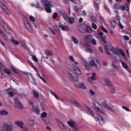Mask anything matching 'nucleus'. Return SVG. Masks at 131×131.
Segmentation results:
<instances>
[{"label":"nucleus","instance_id":"nucleus-1","mask_svg":"<svg viewBox=\"0 0 131 131\" xmlns=\"http://www.w3.org/2000/svg\"><path fill=\"white\" fill-rule=\"evenodd\" d=\"M104 51L107 54V55H108L110 56H111V53H110V52L109 51H111L113 54H115V56H114V58H116V57H120V55H119V53L122 57L124 58L125 57V54H124V52H123V51L121 49H116L114 47H112L111 45H108L107 43L104 44Z\"/></svg>","mask_w":131,"mask_h":131},{"label":"nucleus","instance_id":"nucleus-2","mask_svg":"<svg viewBox=\"0 0 131 131\" xmlns=\"http://www.w3.org/2000/svg\"><path fill=\"white\" fill-rule=\"evenodd\" d=\"M66 71L69 75L70 80L75 82H77V81L79 80L77 75H76L73 71H71L70 69L67 68Z\"/></svg>","mask_w":131,"mask_h":131},{"label":"nucleus","instance_id":"nucleus-3","mask_svg":"<svg viewBox=\"0 0 131 131\" xmlns=\"http://www.w3.org/2000/svg\"><path fill=\"white\" fill-rule=\"evenodd\" d=\"M90 59L91 60L89 65L91 67H94L95 66L97 69H101V65L100 64L99 61H98V59L95 57H91L90 58Z\"/></svg>","mask_w":131,"mask_h":131},{"label":"nucleus","instance_id":"nucleus-4","mask_svg":"<svg viewBox=\"0 0 131 131\" xmlns=\"http://www.w3.org/2000/svg\"><path fill=\"white\" fill-rule=\"evenodd\" d=\"M13 129V125L12 124H9L5 122L4 123V127L2 129V131H11Z\"/></svg>","mask_w":131,"mask_h":131},{"label":"nucleus","instance_id":"nucleus-5","mask_svg":"<svg viewBox=\"0 0 131 131\" xmlns=\"http://www.w3.org/2000/svg\"><path fill=\"white\" fill-rule=\"evenodd\" d=\"M102 106H103V107H104V108H105V109L110 110V111H112V112H113L114 113L116 114V113L117 112V110H113V108H114V105H111V106H109L105 102H102Z\"/></svg>","mask_w":131,"mask_h":131},{"label":"nucleus","instance_id":"nucleus-6","mask_svg":"<svg viewBox=\"0 0 131 131\" xmlns=\"http://www.w3.org/2000/svg\"><path fill=\"white\" fill-rule=\"evenodd\" d=\"M93 105L95 107V109H96V111H97V112L105 115V111H104V110H103V107H101V108H100V107L97 106V105L98 106H101V104H100V103H99L98 102H96V103H94L93 104Z\"/></svg>","mask_w":131,"mask_h":131},{"label":"nucleus","instance_id":"nucleus-7","mask_svg":"<svg viewBox=\"0 0 131 131\" xmlns=\"http://www.w3.org/2000/svg\"><path fill=\"white\" fill-rule=\"evenodd\" d=\"M0 7L2 10L4 11V12H5L7 15H10L11 14V12H10V10H9L8 8H7V6H6V5H5V4L1 2H0Z\"/></svg>","mask_w":131,"mask_h":131},{"label":"nucleus","instance_id":"nucleus-8","mask_svg":"<svg viewBox=\"0 0 131 131\" xmlns=\"http://www.w3.org/2000/svg\"><path fill=\"white\" fill-rule=\"evenodd\" d=\"M14 103L17 105V107L18 109H24L23 105H22V103L20 102V100L18 98L16 97L14 99Z\"/></svg>","mask_w":131,"mask_h":131},{"label":"nucleus","instance_id":"nucleus-9","mask_svg":"<svg viewBox=\"0 0 131 131\" xmlns=\"http://www.w3.org/2000/svg\"><path fill=\"white\" fill-rule=\"evenodd\" d=\"M96 118L100 125H105V120L100 115H97Z\"/></svg>","mask_w":131,"mask_h":131},{"label":"nucleus","instance_id":"nucleus-10","mask_svg":"<svg viewBox=\"0 0 131 131\" xmlns=\"http://www.w3.org/2000/svg\"><path fill=\"white\" fill-rule=\"evenodd\" d=\"M3 24V28H4V30L7 32V33H11V29L8 26V25L5 23V21H2Z\"/></svg>","mask_w":131,"mask_h":131},{"label":"nucleus","instance_id":"nucleus-11","mask_svg":"<svg viewBox=\"0 0 131 131\" xmlns=\"http://www.w3.org/2000/svg\"><path fill=\"white\" fill-rule=\"evenodd\" d=\"M102 85H107V86H111L110 81L108 79H105L101 81Z\"/></svg>","mask_w":131,"mask_h":131},{"label":"nucleus","instance_id":"nucleus-12","mask_svg":"<svg viewBox=\"0 0 131 131\" xmlns=\"http://www.w3.org/2000/svg\"><path fill=\"white\" fill-rule=\"evenodd\" d=\"M15 124L16 125H17V126H19L20 128H21L23 130V128H24V123L22 121H15Z\"/></svg>","mask_w":131,"mask_h":131},{"label":"nucleus","instance_id":"nucleus-13","mask_svg":"<svg viewBox=\"0 0 131 131\" xmlns=\"http://www.w3.org/2000/svg\"><path fill=\"white\" fill-rule=\"evenodd\" d=\"M41 2L44 5L45 7H53V5L47 0H41Z\"/></svg>","mask_w":131,"mask_h":131},{"label":"nucleus","instance_id":"nucleus-14","mask_svg":"<svg viewBox=\"0 0 131 131\" xmlns=\"http://www.w3.org/2000/svg\"><path fill=\"white\" fill-rule=\"evenodd\" d=\"M73 70L78 74V75H81V71H80V69H79V67H77L76 66H74L73 67Z\"/></svg>","mask_w":131,"mask_h":131},{"label":"nucleus","instance_id":"nucleus-15","mask_svg":"<svg viewBox=\"0 0 131 131\" xmlns=\"http://www.w3.org/2000/svg\"><path fill=\"white\" fill-rule=\"evenodd\" d=\"M93 37V35H86L84 37V40H85V41H86L87 42H90Z\"/></svg>","mask_w":131,"mask_h":131},{"label":"nucleus","instance_id":"nucleus-16","mask_svg":"<svg viewBox=\"0 0 131 131\" xmlns=\"http://www.w3.org/2000/svg\"><path fill=\"white\" fill-rule=\"evenodd\" d=\"M68 124L72 128L75 127L76 125V123L74 122L72 120H70L67 122Z\"/></svg>","mask_w":131,"mask_h":131},{"label":"nucleus","instance_id":"nucleus-17","mask_svg":"<svg viewBox=\"0 0 131 131\" xmlns=\"http://www.w3.org/2000/svg\"><path fill=\"white\" fill-rule=\"evenodd\" d=\"M31 111L35 112L36 114H39V108L37 106H33L31 108Z\"/></svg>","mask_w":131,"mask_h":131},{"label":"nucleus","instance_id":"nucleus-18","mask_svg":"<svg viewBox=\"0 0 131 131\" xmlns=\"http://www.w3.org/2000/svg\"><path fill=\"white\" fill-rule=\"evenodd\" d=\"M65 20L66 22H67V23H69L70 24H73V23H74V17H72L68 18V17L66 18Z\"/></svg>","mask_w":131,"mask_h":131},{"label":"nucleus","instance_id":"nucleus-19","mask_svg":"<svg viewBox=\"0 0 131 131\" xmlns=\"http://www.w3.org/2000/svg\"><path fill=\"white\" fill-rule=\"evenodd\" d=\"M59 27H60L62 30H65L66 31H69L70 28L67 26H63L61 24H59Z\"/></svg>","mask_w":131,"mask_h":131},{"label":"nucleus","instance_id":"nucleus-20","mask_svg":"<svg viewBox=\"0 0 131 131\" xmlns=\"http://www.w3.org/2000/svg\"><path fill=\"white\" fill-rule=\"evenodd\" d=\"M23 73L24 74H25V75H26L27 76V77H31V78H32L33 81L32 82V83H33L35 85V81H34V79H33V77L32 76V75H31V74H30L29 73H27L26 72H23Z\"/></svg>","mask_w":131,"mask_h":131},{"label":"nucleus","instance_id":"nucleus-21","mask_svg":"<svg viewBox=\"0 0 131 131\" xmlns=\"http://www.w3.org/2000/svg\"><path fill=\"white\" fill-rule=\"evenodd\" d=\"M96 73H93L92 76L90 78H88V80L89 82H92V81L96 80Z\"/></svg>","mask_w":131,"mask_h":131},{"label":"nucleus","instance_id":"nucleus-22","mask_svg":"<svg viewBox=\"0 0 131 131\" xmlns=\"http://www.w3.org/2000/svg\"><path fill=\"white\" fill-rule=\"evenodd\" d=\"M10 40L14 46H18L19 43V41L15 40L13 37L10 38Z\"/></svg>","mask_w":131,"mask_h":131},{"label":"nucleus","instance_id":"nucleus-23","mask_svg":"<svg viewBox=\"0 0 131 131\" xmlns=\"http://www.w3.org/2000/svg\"><path fill=\"white\" fill-rule=\"evenodd\" d=\"M32 93L36 99H37V100H39V94H38V92L36 91L35 90H32Z\"/></svg>","mask_w":131,"mask_h":131},{"label":"nucleus","instance_id":"nucleus-24","mask_svg":"<svg viewBox=\"0 0 131 131\" xmlns=\"http://www.w3.org/2000/svg\"><path fill=\"white\" fill-rule=\"evenodd\" d=\"M110 86H111V88L110 89L111 94H115V93H116V89H115V87L113 86L112 85H111Z\"/></svg>","mask_w":131,"mask_h":131},{"label":"nucleus","instance_id":"nucleus-25","mask_svg":"<svg viewBox=\"0 0 131 131\" xmlns=\"http://www.w3.org/2000/svg\"><path fill=\"white\" fill-rule=\"evenodd\" d=\"M120 8L122 11H124V10L128 11V5H127V4H125L124 6L121 5Z\"/></svg>","mask_w":131,"mask_h":131},{"label":"nucleus","instance_id":"nucleus-26","mask_svg":"<svg viewBox=\"0 0 131 131\" xmlns=\"http://www.w3.org/2000/svg\"><path fill=\"white\" fill-rule=\"evenodd\" d=\"M24 25L26 28V29H27V30H28L29 31H31V27H30V25H29V23H26V24H24Z\"/></svg>","mask_w":131,"mask_h":131},{"label":"nucleus","instance_id":"nucleus-27","mask_svg":"<svg viewBox=\"0 0 131 131\" xmlns=\"http://www.w3.org/2000/svg\"><path fill=\"white\" fill-rule=\"evenodd\" d=\"M60 14L61 16L63 17V19H64V20H66V18L68 17L67 15H66V13H65V11H64V10H61Z\"/></svg>","mask_w":131,"mask_h":131},{"label":"nucleus","instance_id":"nucleus-28","mask_svg":"<svg viewBox=\"0 0 131 131\" xmlns=\"http://www.w3.org/2000/svg\"><path fill=\"white\" fill-rule=\"evenodd\" d=\"M89 17L91 19V20L93 21V22H97V19H96V17H95V16H94V14H93V13H90Z\"/></svg>","mask_w":131,"mask_h":131},{"label":"nucleus","instance_id":"nucleus-29","mask_svg":"<svg viewBox=\"0 0 131 131\" xmlns=\"http://www.w3.org/2000/svg\"><path fill=\"white\" fill-rule=\"evenodd\" d=\"M86 109H87L88 112H89V113L91 115H92V116H93V117H94V116L95 115V113H94V112L93 111V110H92L89 107H86Z\"/></svg>","mask_w":131,"mask_h":131},{"label":"nucleus","instance_id":"nucleus-30","mask_svg":"<svg viewBox=\"0 0 131 131\" xmlns=\"http://www.w3.org/2000/svg\"><path fill=\"white\" fill-rule=\"evenodd\" d=\"M21 46L26 50V51H27V52H30V50L28 48V47H27V45H26L25 42H21Z\"/></svg>","mask_w":131,"mask_h":131},{"label":"nucleus","instance_id":"nucleus-31","mask_svg":"<svg viewBox=\"0 0 131 131\" xmlns=\"http://www.w3.org/2000/svg\"><path fill=\"white\" fill-rule=\"evenodd\" d=\"M9 114V112H7L5 110H3L0 112V115H8Z\"/></svg>","mask_w":131,"mask_h":131},{"label":"nucleus","instance_id":"nucleus-32","mask_svg":"<svg viewBox=\"0 0 131 131\" xmlns=\"http://www.w3.org/2000/svg\"><path fill=\"white\" fill-rule=\"evenodd\" d=\"M110 24L111 25V27H113V28H115V27H116V21L114 20L111 21Z\"/></svg>","mask_w":131,"mask_h":131},{"label":"nucleus","instance_id":"nucleus-33","mask_svg":"<svg viewBox=\"0 0 131 131\" xmlns=\"http://www.w3.org/2000/svg\"><path fill=\"white\" fill-rule=\"evenodd\" d=\"M89 42L92 43V45H93V46H97V41L96 39H95V38H94V37L91 39V40Z\"/></svg>","mask_w":131,"mask_h":131},{"label":"nucleus","instance_id":"nucleus-34","mask_svg":"<svg viewBox=\"0 0 131 131\" xmlns=\"http://www.w3.org/2000/svg\"><path fill=\"white\" fill-rule=\"evenodd\" d=\"M92 31V28L91 27L87 26L85 27V32H88V33H91Z\"/></svg>","mask_w":131,"mask_h":131},{"label":"nucleus","instance_id":"nucleus-35","mask_svg":"<svg viewBox=\"0 0 131 131\" xmlns=\"http://www.w3.org/2000/svg\"><path fill=\"white\" fill-rule=\"evenodd\" d=\"M79 88H80V89H82V90H86V86H85L83 83L79 84Z\"/></svg>","mask_w":131,"mask_h":131},{"label":"nucleus","instance_id":"nucleus-36","mask_svg":"<svg viewBox=\"0 0 131 131\" xmlns=\"http://www.w3.org/2000/svg\"><path fill=\"white\" fill-rule=\"evenodd\" d=\"M83 64L84 66L87 69H90V64H89V63L85 60H84L83 61Z\"/></svg>","mask_w":131,"mask_h":131},{"label":"nucleus","instance_id":"nucleus-37","mask_svg":"<svg viewBox=\"0 0 131 131\" xmlns=\"http://www.w3.org/2000/svg\"><path fill=\"white\" fill-rule=\"evenodd\" d=\"M78 30H79V31H80V32H82L83 33H84L86 31L85 28H83V27L82 26L79 27Z\"/></svg>","mask_w":131,"mask_h":131},{"label":"nucleus","instance_id":"nucleus-38","mask_svg":"<svg viewBox=\"0 0 131 131\" xmlns=\"http://www.w3.org/2000/svg\"><path fill=\"white\" fill-rule=\"evenodd\" d=\"M121 63L123 68H125V69H127V68H128L127 64H126V63H125V62H124L123 61L121 60Z\"/></svg>","mask_w":131,"mask_h":131},{"label":"nucleus","instance_id":"nucleus-39","mask_svg":"<svg viewBox=\"0 0 131 131\" xmlns=\"http://www.w3.org/2000/svg\"><path fill=\"white\" fill-rule=\"evenodd\" d=\"M51 8H53V7L46 6V11L47 13H52V9H51Z\"/></svg>","mask_w":131,"mask_h":131},{"label":"nucleus","instance_id":"nucleus-40","mask_svg":"<svg viewBox=\"0 0 131 131\" xmlns=\"http://www.w3.org/2000/svg\"><path fill=\"white\" fill-rule=\"evenodd\" d=\"M72 40L75 45H77V43H78V40H77V39H76L74 36L72 37Z\"/></svg>","mask_w":131,"mask_h":131},{"label":"nucleus","instance_id":"nucleus-41","mask_svg":"<svg viewBox=\"0 0 131 131\" xmlns=\"http://www.w3.org/2000/svg\"><path fill=\"white\" fill-rule=\"evenodd\" d=\"M4 72L6 73V74H8V75H10V74H11V71H10V70L6 68H4Z\"/></svg>","mask_w":131,"mask_h":131},{"label":"nucleus","instance_id":"nucleus-42","mask_svg":"<svg viewBox=\"0 0 131 131\" xmlns=\"http://www.w3.org/2000/svg\"><path fill=\"white\" fill-rule=\"evenodd\" d=\"M58 124L61 129H65V125H64L62 122H59Z\"/></svg>","mask_w":131,"mask_h":131},{"label":"nucleus","instance_id":"nucleus-43","mask_svg":"<svg viewBox=\"0 0 131 131\" xmlns=\"http://www.w3.org/2000/svg\"><path fill=\"white\" fill-rule=\"evenodd\" d=\"M101 38L104 45H106L107 43V41H106V38H107V37L106 36H101Z\"/></svg>","mask_w":131,"mask_h":131},{"label":"nucleus","instance_id":"nucleus-44","mask_svg":"<svg viewBox=\"0 0 131 131\" xmlns=\"http://www.w3.org/2000/svg\"><path fill=\"white\" fill-rule=\"evenodd\" d=\"M113 8L114 10H115V13H118V5L116 4L114 5Z\"/></svg>","mask_w":131,"mask_h":131},{"label":"nucleus","instance_id":"nucleus-45","mask_svg":"<svg viewBox=\"0 0 131 131\" xmlns=\"http://www.w3.org/2000/svg\"><path fill=\"white\" fill-rule=\"evenodd\" d=\"M47 116H48V113H47L46 112H43L41 114V117H42V118H46Z\"/></svg>","mask_w":131,"mask_h":131},{"label":"nucleus","instance_id":"nucleus-46","mask_svg":"<svg viewBox=\"0 0 131 131\" xmlns=\"http://www.w3.org/2000/svg\"><path fill=\"white\" fill-rule=\"evenodd\" d=\"M71 103H73V104H75V105L76 106H77V107L81 106L80 104L78 102H77L76 101H75V100H74L72 102H70L71 104Z\"/></svg>","mask_w":131,"mask_h":131},{"label":"nucleus","instance_id":"nucleus-47","mask_svg":"<svg viewBox=\"0 0 131 131\" xmlns=\"http://www.w3.org/2000/svg\"><path fill=\"white\" fill-rule=\"evenodd\" d=\"M2 35L3 37H4V38H5L6 40H8V37H7V35H6V34H5V33H4V32H2L1 33H0Z\"/></svg>","mask_w":131,"mask_h":131},{"label":"nucleus","instance_id":"nucleus-48","mask_svg":"<svg viewBox=\"0 0 131 131\" xmlns=\"http://www.w3.org/2000/svg\"><path fill=\"white\" fill-rule=\"evenodd\" d=\"M112 66L114 68H118V64L116 62H112Z\"/></svg>","mask_w":131,"mask_h":131},{"label":"nucleus","instance_id":"nucleus-49","mask_svg":"<svg viewBox=\"0 0 131 131\" xmlns=\"http://www.w3.org/2000/svg\"><path fill=\"white\" fill-rule=\"evenodd\" d=\"M72 128L74 131H79V128L76 125L73 128Z\"/></svg>","mask_w":131,"mask_h":131},{"label":"nucleus","instance_id":"nucleus-50","mask_svg":"<svg viewBox=\"0 0 131 131\" xmlns=\"http://www.w3.org/2000/svg\"><path fill=\"white\" fill-rule=\"evenodd\" d=\"M29 123L31 126H34V121H33V120H30Z\"/></svg>","mask_w":131,"mask_h":131},{"label":"nucleus","instance_id":"nucleus-51","mask_svg":"<svg viewBox=\"0 0 131 131\" xmlns=\"http://www.w3.org/2000/svg\"><path fill=\"white\" fill-rule=\"evenodd\" d=\"M23 20L24 24L28 23V20H27V19L24 16H23Z\"/></svg>","mask_w":131,"mask_h":131},{"label":"nucleus","instance_id":"nucleus-52","mask_svg":"<svg viewBox=\"0 0 131 131\" xmlns=\"http://www.w3.org/2000/svg\"><path fill=\"white\" fill-rule=\"evenodd\" d=\"M50 93L52 94L53 96L55 97V98L56 99V100H59V98H58V96H57V95L55 93H54L53 91H50Z\"/></svg>","mask_w":131,"mask_h":131},{"label":"nucleus","instance_id":"nucleus-53","mask_svg":"<svg viewBox=\"0 0 131 131\" xmlns=\"http://www.w3.org/2000/svg\"><path fill=\"white\" fill-rule=\"evenodd\" d=\"M84 46L85 48H87L88 49L89 48H91V45H90V43H88V42H85L84 43Z\"/></svg>","mask_w":131,"mask_h":131},{"label":"nucleus","instance_id":"nucleus-54","mask_svg":"<svg viewBox=\"0 0 131 131\" xmlns=\"http://www.w3.org/2000/svg\"><path fill=\"white\" fill-rule=\"evenodd\" d=\"M43 120L46 124L49 125V124H51V122H50V120L49 119H47Z\"/></svg>","mask_w":131,"mask_h":131},{"label":"nucleus","instance_id":"nucleus-55","mask_svg":"<svg viewBox=\"0 0 131 131\" xmlns=\"http://www.w3.org/2000/svg\"><path fill=\"white\" fill-rule=\"evenodd\" d=\"M92 28H93L94 29H97V25H96V24L95 23H92Z\"/></svg>","mask_w":131,"mask_h":131},{"label":"nucleus","instance_id":"nucleus-56","mask_svg":"<svg viewBox=\"0 0 131 131\" xmlns=\"http://www.w3.org/2000/svg\"><path fill=\"white\" fill-rule=\"evenodd\" d=\"M32 59H33V61H34L35 62H38V59H37V58L36 57V56L35 55L33 56Z\"/></svg>","mask_w":131,"mask_h":131},{"label":"nucleus","instance_id":"nucleus-57","mask_svg":"<svg viewBox=\"0 0 131 131\" xmlns=\"http://www.w3.org/2000/svg\"><path fill=\"white\" fill-rule=\"evenodd\" d=\"M86 52H87V53H93V50H92V49L89 48L86 50Z\"/></svg>","mask_w":131,"mask_h":131},{"label":"nucleus","instance_id":"nucleus-58","mask_svg":"<svg viewBox=\"0 0 131 131\" xmlns=\"http://www.w3.org/2000/svg\"><path fill=\"white\" fill-rule=\"evenodd\" d=\"M50 31L52 33L54 34V35H56V32H55V31L54 30V29H53V28H50Z\"/></svg>","mask_w":131,"mask_h":131},{"label":"nucleus","instance_id":"nucleus-59","mask_svg":"<svg viewBox=\"0 0 131 131\" xmlns=\"http://www.w3.org/2000/svg\"><path fill=\"white\" fill-rule=\"evenodd\" d=\"M101 29L102 31H103L104 32H105V33H108V30H107V29H106L103 27H101Z\"/></svg>","mask_w":131,"mask_h":131},{"label":"nucleus","instance_id":"nucleus-60","mask_svg":"<svg viewBox=\"0 0 131 131\" xmlns=\"http://www.w3.org/2000/svg\"><path fill=\"white\" fill-rule=\"evenodd\" d=\"M35 71L37 73V76L39 77V78L41 77L40 74H39V72L38 71V70L37 69H35Z\"/></svg>","mask_w":131,"mask_h":131},{"label":"nucleus","instance_id":"nucleus-61","mask_svg":"<svg viewBox=\"0 0 131 131\" xmlns=\"http://www.w3.org/2000/svg\"><path fill=\"white\" fill-rule=\"evenodd\" d=\"M30 20L32 21V22H35V18L32 16H30Z\"/></svg>","mask_w":131,"mask_h":131},{"label":"nucleus","instance_id":"nucleus-62","mask_svg":"<svg viewBox=\"0 0 131 131\" xmlns=\"http://www.w3.org/2000/svg\"><path fill=\"white\" fill-rule=\"evenodd\" d=\"M74 10H75L76 13H77V12H78V11H79V7H77V6H75L74 7Z\"/></svg>","mask_w":131,"mask_h":131},{"label":"nucleus","instance_id":"nucleus-63","mask_svg":"<svg viewBox=\"0 0 131 131\" xmlns=\"http://www.w3.org/2000/svg\"><path fill=\"white\" fill-rule=\"evenodd\" d=\"M57 16H58V13L57 12H55L53 14L52 18L53 19H56V18H57Z\"/></svg>","mask_w":131,"mask_h":131},{"label":"nucleus","instance_id":"nucleus-64","mask_svg":"<svg viewBox=\"0 0 131 131\" xmlns=\"http://www.w3.org/2000/svg\"><path fill=\"white\" fill-rule=\"evenodd\" d=\"M69 60H70V61H71V62H74V58H73V56H70L69 57Z\"/></svg>","mask_w":131,"mask_h":131}]
</instances>
